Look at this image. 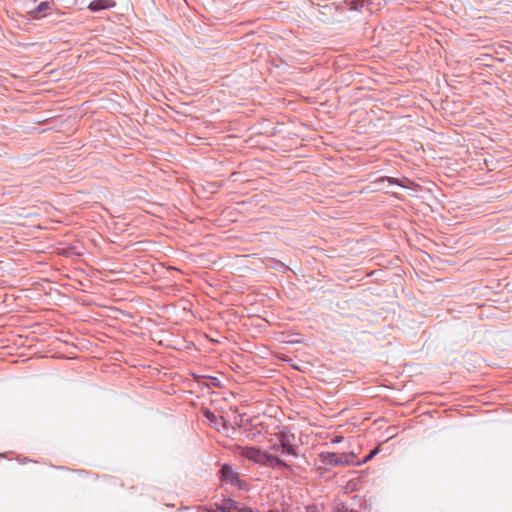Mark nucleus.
<instances>
[{
    "label": "nucleus",
    "mask_w": 512,
    "mask_h": 512,
    "mask_svg": "<svg viewBox=\"0 0 512 512\" xmlns=\"http://www.w3.org/2000/svg\"><path fill=\"white\" fill-rule=\"evenodd\" d=\"M226 450H229L235 456H241L245 459L253 461L256 464L263 465L266 451L257 447L241 446L239 444H227Z\"/></svg>",
    "instance_id": "1"
},
{
    "label": "nucleus",
    "mask_w": 512,
    "mask_h": 512,
    "mask_svg": "<svg viewBox=\"0 0 512 512\" xmlns=\"http://www.w3.org/2000/svg\"><path fill=\"white\" fill-rule=\"evenodd\" d=\"M226 450H229L235 456H241L245 459L253 461L256 464L263 465L266 451L257 447L241 446L239 444H227Z\"/></svg>",
    "instance_id": "2"
},
{
    "label": "nucleus",
    "mask_w": 512,
    "mask_h": 512,
    "mask_svg": "<svg viewBox=\"0 0 512 512\" xmlns=\"http://www.w3.org/2000/svg\"><path fill=\"white\" fill-rule=\"evenodd\" d=\"M250 425V419L246 417L245 414H236V410L233 411V419H226V430L228 426H230L233 430V434L237 433L236 427L240 429H244V432L239 431L240 434H245V438L248 440H253L255 438V433H248L247 426Z\"/></svg>",
    "instance_id": "3"
},
{
    "label": "nucleus",
    "mask_w": 512,
    "mask_h": 512,
    "mask_svg": "<svg viewBox=\"0 0 512 512\" xmlns=\"http://www.w3.org/2000/svg\"><path fill=\"white\" fill-rule=\"evenodd\" d=\"M203 416L208 420L209 425L220 432L224 428V415L222 411H212L209 408L202 409Z\"/></svg>",
    "instance_id": "4"
},
{
    "label": "nucleus",
    "mask_w": 512,
    "mask_h": 512,
    "mask_svg": "<svg viewBox=\"0 0 512 512\" xmlns=\"http://www.w3.org/2000/svg\"><path fill=\"white\" fill-rule=\"evenodd\" d=\"M226 483L237 487L239 490L248 491L249 484L240 478L238 472H235L232 466L226 464Z\"/></svg>",
    "instance_id": "5"
},
{
    "label": "nucleus",
    "mask_w": 512,
    "mask_h": 512,
    "mask_svg": "<svg viewBox=\"0 0 512 512\" xmlns=\"http://www.w3.org/2000/svg\"><path fill=\"white\" fill-rule=\"evenodd\" d=\"M277 438L280 442L282 453L298 457V446L291 443L290 436L286 432H280Z\"/></svg>",
    "instance_id": "6"
},
{
    "label": "nucleus",
    "mask_w": 512,
    "mask_h": 512,
    "mask_svg": "<svg viewBox=\"0 0 512 512\" xmlns=\"http://www.w3.org/2000/svg\"><path fill=\"white\" fill-rule=\"evenodd\" d=\"M262 466L273 468V469H276V468L291 469V466L287 462H285L278 456L269 454L267 452L265 454L264 463Z\"/></svg>",
    "instance_id": "7"
},
{
    "label": "nucleus",
    "mask_w": 512,
    "mask_h": 512,
    "mask_svg": "<svg viewBox=\"0 0 512 512\" xmlns=\"http://www.w3.org/2000/svg\"><path fill=\"white\" fill-rule=\"evenodd\" d=\"M53 3L49 1L40 2L34 9L29 12L32 19H41L46 16V12L52 9Z\"/></svg>",
    "instance_id": "8"
},
{
    "label": "nucleus",
    "mask_w": 512,
    "mask_h": 512,
    "mask_svg": "<svg viewBox=\"0 0 512 512\" xmlns=\"http://www.w3.org/2000/svg\"><path fill=\"white\" fill-rule=\"evenodd\" d=\"M116 6V2L114 0H94L90 2L88 8L93 12H98L101 10L111 9Z\"/></svg>",
    "instance_id": "9"
},
{
    "label": "nucleus",
    "mask_w": 512,
    "mask_h": 512,
    "mask_svg": "<svg viewBox=\"0 0 512 512\" xmlns=\"http://www.w3.org/2000/svg\"><path fill=\"white\" fill-rule=\"evenodd\" d=\"M321 463L329 466H338V453L335 452H321L319 455Z\"/></svg>",
    "instance_id": "10"
},
{
    "label": "nucleus",
    "mask_w": 512,
    "mask_h": 512,
    "mask_svg": "<svg viewBox=\"0 0 512 512\" xmlns=\"http://www.w3.org/2000/svg\"><path fill=\"white\" fill-rule=\"evenodd\" d=\"M254 512L252 508L249 507H242L240 508L238 506V503L231 498L226 497V512Z\"/></svg>",
    "instance_id": "11"
},
{
    "label": "nucleus",
    "mask_w": 512,
    "mask_h": 512,
    "mask_svg": "<svg viewBox=\"0 0 512 512\" xmlns=\"http://www.w3.org/2000/svg\"><path fill=\"white\" fill-rule=\"evenodd\" d=\"M353 453H338V466L359 464L356 462Z\"/></svg>",
    "instance_id": "12"
},
{
    "label": "nucleus",
    "mask_w": 512,
    "mask_h": 512,
    "mask_svg": "<svg viewBox=\"0 0 512 512\" xmlns=\"http://www.w3.org/2000/svg\"><path fill=\"white\" fill-rule=\"evenodd\" d=\"M345 3L349 10L361 11L365 6L366 0H346Z\"/></svg>",
    "instance_id": "13"
},
{
    "label": "nucleus",
    "mask_w": 512,
    "mask_h": 512,
    "mask_svg": "<svg viewBox=\"0 0 512 512\" xmlns=\"http://www.w3.org/2000/svg\"><path fill=\"white\" fill-rule=\"evenodd\" d=\"M334 512H357L353 509H350L345 503L338 502L334 505Z\"/></svg>",
    "instance_id": "14"
},
{
    "label": "nucleus",
    "mask_w": 512,
    "mask_h": 512,
    "mask_svg": "<svg viewBox=\"0 0 512 512\" xmlns=\"http://www.w3.org/2000/svg\"><path fill=\"white\" fill-rule=\"evenodd\" d=\"M207 386L208 387H222V383L218 377H209Z\"/></svg>",
    "instance_id": "15"
},
{
    "label": "nucleus",
    "mask_w": 512,
    "mask_h": 512,
    "mask_svg": "<svg viewBox=\"0 0 512 512\" xmlns=\"http://www.w3.org/2000/svg\"><path fill=\"white\" fill-rule=\"evenodd\" d=\"M378 452H379V448L378 447L373 449V450H371L370 453L367 456H365L363 462L365 463V462L370 461Z\"/></svg>",
    "instance_id": "16"
},
{
    "label": "nucleus",
    "mask_w": 512,
    "mask_h": 512,
    "mask_svg": "<svg viewBox=\"0 0 512 512\" xmlns=\"http://www.w3.org/2000/svg\"><path fill=\"white\" fill-rule=\"evenodd\" d=\"M218 475H219L220 483L223 484L224 483V464L220 466Z\"/></svg>",
    "instance_id": "17"
},
{
    "label": "nucleus",
    "mask_w": 512,
    "mask_h": 512,
    "mask_svg": "<svg viewBox=\"0 0 512 512\" xmlns=\"http://www.w3.org/2000/svg\"><path fill=\"white\" fill-rule=\"evenodd\" d=\"M387 180L390 184H399L398 179L392 177H383L380 181Z\"/></svg>",
    "instance_id": "18"
},
{
    "label": "nucleus",
    "mask_w": 512,
    "mask_h": 512,
    "mask_svg": "<svg viewBox=\"0 0 512 512\" xmlns=\"http://www.w3.org/2000/svg\"><path fill=\"white\" fill-rule=\"evenodd\" d=\"M215 507H216V510H218L220 512H224V501L221 504L216 503Z\"/></svg>",
    "instance_id": "19"
},
{
    "label": "nucleus",
    "mask_w": 512,
    "mask_h": 512,
    "mask_svg": "<svg viewBox=\"0 0 512 512\" xmlns=\"http://www.w3.org/2000/svg\"><path fill=\"white\" fill-rule=\"evenodd\" d=\"M343 437L342 436H336L333 440H332V443H340L342 441Z\"/></svg>",
    "instance_id": "20"
},
{
    "label": "nucleus",
    "mask_w": 512,
    "mask_h": 512,
    "mask_svg": "<svg viewBox=\"0 0 512 512\" xmlns=\"http://www.w3.org/2000/svg\"><path fill=\"white\" fill-rule=\"evenodd\" d=\"M271 450L273 451H278L281 447H280V442L278 444H274L272 445L271 447Z\"/></svg>",
    "instance_id": "21"
},
{
    "label": "nucleus",
    "mask_w": 512,
    "mask_h": 512,
    "mask_svg": "<svg viewBox=\"0 0 512 512\" xmlns=\"http://www.w3.org/2000/svg\"><path fill=\"white\" fill-rule=\"evenodd\" d=\"M232 311H233V309H226V311H225L226 318H227L228 316H230V315H234V313H233Z\"/></svg>",
    "instance_id": "22"
},
{
    "label": "nucleus",
    "mask_w": 512,
    "mask_h": 512,
    "mask_svg": "<svg viewBox=\"0 0 512 512\" xmlns=\"http://www.w3.org/2000/svg\"><path fill=\"white\" fill-rule=\"evenodd\" d=\"M205 510H206V512H216V510H214V508H213V507H211L210 509L205 508Z\"/></svg>",
    "instance_id": "23"
},
{
    "label": "nucleus",
    "mask_w": 512,
    "mask_h": 512,
    "mask_svg": "<svg viewBox=\"0 0 512 512\" xmlns=\"http://www.w3.org/2000/svg\"><path fill=\"white\" fill-rule=\"evenodd\" d=\"M232 138H234V136H231V135L226 136V140L227 139H232Z\"/></svg>",
    "instance_id": "24"
},
{
    "label": "nucleus",
    "mask_w": 512,
    "mask_h": 512,
    "mask_svg": "<svg viewBox=\"0 0 512 512\" xmlns=\"http://www.w3.org/2000/svg\"><path fill=\"white\" fill-rule=\"evenodd\" d=\"M238 440H239V441H242V442H244V441H245V439H244V438H241V437H238Z\"/></svg>",
    "instance_id": "25"
},
{
    "label": "nucleus",
    "mask_w": 512,
    "mask_h": 512,
    "mask_svg": "<svg viewBox=\"0 0 512 512\" xmlns=\"http://www.w3.org/2000/svg\"><path fill=\"white\" fill-rule=\"evenodd\" d=\"M267 512H279V511H278V510L271 509V510H269V511H267Z\"/></svg>",
    "instance_id": "26"
},
{
    "label": "nucleus",
    "mask_w": 512,
    "mask_h": 512,
    "mask_svg": "<svg viewBox=\"0 0 512 512\" xmlns=\"http://www.w3.org/2000/svg\"><path fill=\"white\" fill-rule=\"evenodd\" d=\"M311 508H312V507H309V508H308V512H314V510H311V511H310V509H311Z\"/></svg>",
    "instance_id": "27"
},
{
    "label": "nucleus",
    "mask_w": 512,
    "mask_h": 512,
    "mask_svg": "<svg viewBox=\"0 0 512 512\" xmlns=\"http://www.w3.org/2000/svg\"><path fill=\"white\" fill-rule=\"evenodd\" d=\"M311 508H312V507H309V508H308V512H314V510H311V511H310V509H311Z\"/></svg>",
    "instance_id": "28"
}]
</instances>
